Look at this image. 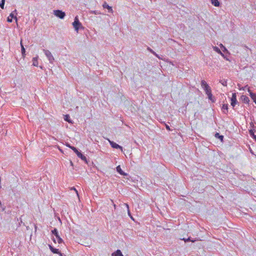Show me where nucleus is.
<instances>
[{"instance_id": "9b49d317", "label": "nucleus", "mask_w": 256, "mask_h": 256, "mask_svg": "<svg viewBox=\"0 0 256 256\" xmlns=\"http://www.w3.org/2000/svg\"><path fill=\"white\" fill-rule=\"evenodd\" d=\"M248 92L250 93V96L254 102L256 104V94L252 92L250 89L248 90Z\"/></svg>"}, {"instance_id": "79ce46f5", "label": "nucleus", "mask_w": 256, "mask_h": 256, "mask_svg": "<svg viewBox=\"0 0 256 256\" xmlns=\"http://www.w3.org/2000/svg\"><path fill=\"white\" fill-rule=\"evenodd\" d=\"M2 206V204L1 202L0 201V206Z\"/></svg>"}, {"instance_id": "7c9ffc66", "label": "nucleus", "mask_w": 256, "mask_h": 256, "mask_svg": "<svg viewBox=\"0 0 256 256\" xmlns=\"http://www.w3.org/2000/svg\"><path fill=\"white\" fill-rule=\"evenodd\" d=\"M117 253H118V254H120V256H124L123 254H122L121 251L120 250H117Z\"/></svg>"}, {"instance_id": "f704fd0d", "label": "nucleus", "mask_w": 256, "mask_h": 256, "mask_svg": "<svg viewBox=\"0 0 256 256\" xmlns=\"http://www.w3.org/2000/svg\"><path fill=\"white\" fill-rule=\"evenodd\" d=\"M166 130H170V126H169L168 125H166Z\"/></svg>"}, {"instance_id": "5701e85b", "label": "nucleus", "mask_w": 256, "mask_h": 256, "mask_svg": "<svg viewBox=\"0 0 256 256\" xmlns=\"http://www.w3.org/2000/svg\"><path fill=\"white\" fill-rule=\"evenodd\" d=\"M213 49L216 52H217L218 54H221L222 56H224V54H222V52L216 46H214L213 47Z\"/></svg>"}, {"instance_id": "0eeeda50", "label": "nucleus", "mask_w": 256, "mask_h": 256, "mask_svg": "<svg viewBox=\"0 0 256 256\" xmlns=\"http://www.w3.org/2000/svg\"><path fill=\"white\" fill-rule=\"evenodd\" d=\"M49 248H50V250L54 254H59L60 256H62V254L60 252V251L58 249L54 248L50 245H49Z\"/></svg>"}, {"instance_id": "c9c22d12", "label": "nucleus", "mask_w": 256, "mask_h": 256, "mask_svg": "<svg viewBox=\"0 0 256 256\" xmlns=\"http://www.w3.org/2000/svg\"><path fill=\"white\" fill-rule=\"evenodd\" d=\"M71 190H75V191H76V194H77V195H78V191L76 190V189L74 187L72 188H71Z\"/></svg>"}, {"instance_id": "a878e982", "label": "nucleus", "mask_w": 256, "mask_h": 256, "mask_svg": "<svg viewBox=\"0 0 256 256\" xmlns=\"http://www.w3.org/2000/svg\"><path fill=\"white\" fill-rule=\"evenodd\" d=\"M70 148L76 154L79 152V151L77 150V148L74 146L70 147Z\"/></svg>"}, {"instance_id": "1a4fd4ad", "label": "nucleus", "mask_w": 256, "mask_h": 256, "mask_svg": "<svg viewBox=\"0 0 256 256\" xmlns=\"http://www.w3.org/2000/svg\"><path fill=\"white\" fill-rule=\"evenodd\" d=\"M102 6L104 8H107L109 12L112 13L113 12L112 8L111 6H109L106 2H104Z\"/></svg>"}, {"instance_id": "bb28decb", "label": "nucleus", "mask_w": 256, "mask_h": 256, "mask_svg": "<svg viewBox=\"0 0 256 256\" xmlns=\"http://www.w3.org/2000/svg\"><path fill=\"white\" fill-rule=\"evenodd\" d=\"M90 13L94 14H100V12H99L98 11H97V10L91 11Z\"/></svg>"}, {"instance_id": "2eb2a0df", "label": "nucleus", "mask_w": 256, "mask_h": 256, "mask_svg": "<svg viewBox=\"0 0 256 256\" xmlns=\"http://www.w3.org/2000/svg\"><path fill=\"white\" fill-rule=\"evenodd\" d=\"M38 56L34 57L32 58L33 66H38Z\"/></svg>"}, {"instance_id": "c85d7f7f", "label": "nucleus", "mask_w": 256, "mask_h": 256, "mask_svg": "<svg viewBox=\"0 0 256 256\" xmlns=\"http://www.w3.org/2000/svg\"><path fill=\"white\" fill-rule=\"evenodd\" d=\"M18 220H20L19 222H18V226L19 227L21 225V224L22 223V219L20 218V219H18Z\"/></svg>"}, {"instance_id": "393cba45", "label": "nucleus", "mask_w": 256, "mask_h": 256, "mask_svg": "<svg viewBox=\"0 0 256 256\" xmlns=\"http://www.w3.org/2000/svg\"><path fill=\"white\" fill-rule=\"evenodd\" d=\"M5 3V0H2L0 2V7L1 8L4 9V5Z\"/></svg>"}, {"instance_id": "aec40b11", "label": "nucleus", "mask_w": 256, "mask_h": 256, "mask_svg": "<svg viewBox=\"0 0 256 256\" xmlns=\"http://www.w3.org/2000/svg\"><path fill=\"white\" fill-rule=\"evenodd\" d=\"M201 86L204 89L207 86H209L207 84V83L204 81V80H202L201 82Z\"/></svg>"}, {"instance_id": "a211bd4d", "label": "nucleus", "mask_w": 256, "mask_h": 256, "mask_svg": "<svg viewBox=\"0 0 256 256\" xmlns=\"http://www.w3.org/2000/svg\"><path fill=\"white\" fill-rule=\"evenodd\" d=\"M208 99L212 101V102H214L216 100L215 98L212 96V92L210 94H207Z\"/></svg>"}, {"instance_id": "6e6552de", "label": "nucleus", "mask_w": 256, "mask_h": 256, "mask_svg": "<svg viewBox=\"0 0 256 256\" xmlns=\"http://www.w3.org/2000/svg\"><path fill=\"white\" fill-rule=\"evenodd\" d=\"M116 171L121 175L122 176H128V174L124 172H123L122 170L120 168V166H116Z\"/></svg>"}, {"instance_id": "b1692460", "label": "nucleus", "mask_w": 256, "mask_h": 256, "mask_svg": "<svg viewBox=\"0 0 256 256\" xmlns=\"http://www.w3.org/2000/svg\"><path fill=\"white\" fill-rule=\"evenodd\" d=\"M220 82L224 86H227V81L225 80H220Z\"/></svg>"}, {"instance_id": "ddd939ff", "label": "nucleus", "mask_w": 256, "mask_h": 256, "mask_svg": "<svg viewBox=\"0 0 256 256\" xmlns=\"http://www.w3.org/2000/svg\"><path fill=\"white\" fill-rule=\"evenodd\" d=\"M211 3L212 5L215 6H220V2L218 0H210Z\"/></svg>"}, {"instance_id": "20e7f679", "label": "nucleus", "mask_w": 256, "mask_h": 256, "mask_svg": "<svg viewBox=\"0 0 256 256\" xmlns=\"http://www.w3.org/2000/svg\"><path fill=\"white\" fill-rule=\"evenodd\" d=\"M52 232L53 234H54L56 236V238H57L58 242V244H61L63 242V240H62V238L58 235V231L56 228H54L52 231Z\"/></svg>"}, {"instance_id": "ea45409f", "label": "nucleus", "mask_w": 256, "mask_h": 256, "mask_svg": "<svg viewBox=\"0 0 256 256\" xmlns=\"http://www.w3.org/2000/svg\"><path fill=\"white\" fill-rule=\"evenodd\" d=\"M254 138L255 140L256 141V135L254 136Z\"/></svg>"}, {"instance_id": "6ab92c4d", "label": "nucleus", "mask_w": 256, "mask_h": 256, "mask_svg": "<svg viewBox=\"0 0 256 256\" xmlns=\"http://www.w3.org/2000/svg\"><path fill=\"white\" fill-rule=\"evenodd\" d=\"M215 137L216 138H219L221 142L223 141L224 136H222V135H220L219 133L216 132L215 134Z\"/></svg>"}, {"instance_id": "cd10ccee", "label": "nucleus", "mask_w": 256, "mask_h": 256, "mask_svg": "<svg viewBox=\"0 0 256 256\" xmlns=\"http://www.w3.org/2000/svg\"><path fill=\"white\" fill-rule=\"evenodd\" d=\"M112 256H120V255L118 254V253H117V250H116L114 252H113L112 254Z\"/></svg>"}, {"instance_id": "c756f323", "label": "nucleus", "mask_w": 256, "mask_h": 256, "mask_svg": "<svg viewBox=\"0 0 256 256\" xmlns=\"http://www.w3.org/2000/svg\"><path fill=\"white\" fill-rule=\"evenodd\" d=\"M185 242H189V241H191V240L190 238H188L186 239V238H183L182 239ZM192 242H194L193 240H192Z\"/></svg>"}, {"instance_id": "412c9836", "label": "nucleus", "mask_w": 256, "mask_h": 256, "mask_svg": "<svg viewBox=\"0 0 256 256\" xmlns=\"http://www.w3.org/2000/svg\"><path fill=\"white\" fill-rule=\"evenodd\" d=\"M206 92V94H210L212 92L211 88L210 86H207L204 89Z\"/></svg>"}, {"instance_id": "4c0bfd02", "label": "nucleus", "mask_w": 256, "mask_h": 256, "mask_svg": "<svg viewBox=\"0 0 256 256\" xmlns=\"http://www.w3.org/2000/svg\"><path fill=\"white\" fill-rule=\"evenodd\" d=\"M220 46L222 48L224 47V46L222 45V44H220Z\"/></svg>"}, {"instance_id": "37998d69", "label": "nucleus", "mask_w": 256, "mask_h": 256, "mask_svg": "<svg viewBox=\"0 0 256 256\" xmlns=\"http://www.w3.org/2000/svg\"><path fill=\"white\" fill-rule=\"evenodd\" d=\"M53 241L56 242V240L54 239L53 240Z\"/></svg>"}, {"instance_id": "39448f33", "label": "nucleus", "mask_w": 256, "mask_h": 256, "mask_svg": "<svg viewBox=\"0 0 256 256\" xmlns=\"http://www.w3.org/2000/svg\"><path fill=\"white\" fill-rule=\"evenodd\" d=\"M236 103H237L236 94V93H233L232 94V97L231 98V105L233 107H234Z\"/></svg>"}, {"instance_id": "f8f14e48", "label": "nucleus", "mask_w": 256, "mask_h": 256, "mask_svg": "<svg viewBox=\"0 0 256 256\" xmlns=\"http://www.w3.org/2000/svg\"><path fill=\"white\" fill-rule=\"evenodd\" d=\"M76 155L78 158H80L82 160H84L87 163L86 157L84 156L80 152H79Z\"/></svg>"}, {"instance_id": "4be33fe9", "label": "nucleus", "mask_w": 256, "mask_h": 256, "mask_svg": "<svg viewBox=\"0 0 256 256\" xmlns=\"http://www.w3.org/2000/svg\"><path fill=\"white\" fill-rule=\"evenodd\" d=\"M20 46H21V48H22V55L23 56H25V52H26V50H25V48L22 44V42H20Z\"/></svg>"}, {"instance_id": "423d86ee", "label": "nucleus", "mask_w": 256, "mask_h": 256, "mask_svg": "<svg viewBox=\"0 0 256 256\" xmlns=\"http://www.w3.org/2000/svg\"><path fill=\"white\" fill-rule=\"evenodd\" d=\"M109 142H110V146H112V148H116V149L120 148L121 150H122V146H120V145H118V144H116V142H114L112 141H110V140H109Z\"/></svg>"}, {"instance_id": "e433bc0d", "label": "nucleus", "mask_w": 256, "mask_h": 256, "mask_svg": "<svg viewBox=\"0 0 256 256\" xmlns=\"http://www.w3.org/2000/svg\"><path fill=\"white\" fill-rule=\"evenodd\" d=\"M222 50L224 52H226L227 51V50L226 48H225V47H224L222 48Z\"/></svg>"}, {"instance_id": "58836bf2", "label": "nucleus", "mask_w": 256, "mask_h": 256, "mask_svg": "<svg viewBox=\"0 0 256 256\" xmlns=\"http://www.w3.org/2000/svg\"><path fill=\"white\" fill-rule=\"evenodd\" d=\"M66 146L69 147L70 148V147H72V146H71L70 144H66Z\"/></svg>"}, {"instance_id": "f257e3e1", "label": "nucleus", "mask_w": 256, "mask_h": 256, "mask_svg": "<svg viewBox=\"0 0 256 256\" xmlns=\"http://www.w3.org/2000/svg\"><path fill=\"white\" fill-rule=\"evenodd\" d=\"M72 26L74 28L76 31L78 32L80 28H83L82 24L80 22L78 17L76 16L75 17L74 22H72Z\"/></svg>"}, {"instance_id": "72a5a7b5", "label": "nucleus", "mask_w": 256, "mask_h": 256, "mask_svg": "<svg viewBox=\"0 0 256 256\" xmlns=\"http://www.w3.org/2000/svg\"><path fill=\"white\" fill-rule=\"evenodd\" d=\"M250 134L251 136H253V137L254 138V136H255V135H254V132H252V130H250Z\"/></svg>"}, {"instance_id": "7ed1b4c3", "label": "nucleus", "mask_w": 256, "mask_h": 256, "mask_svg": "<svg viewBox=\"0 0 256 256\" xmlns=\"http://www.w3.org/2000/svg\"><path fill=\"white\" fill-rule=\"evenodd\" d=\"M54 14L56 16H57L58 18H59L60 19L64 18V16H66L65 12L60 10H54Z\"/></svg>"}, {"instance_id": "f03ea898", "label": "nucleus", "mask_w": 256, "mask_h": 256, "mask_svg": "<svg viewBox=\"0 0 256 256\" xmlns=\"http://www.w3.org/2000/svg\"><path fill=\"white\" fill-rule=\"evenodd\" d=\"M42 50L44 52L46 56L48 58L49 62L50 64H53L54 62V58L53 56L52 55L51 52L50 50L45 49H43Z\"/></svg>"}, {"instance_id": "4468645a", "label": "nucleus", "mask_w": 256, "mask_h": 256, "mask_svg": "<svg viewBox=\"0 0 256 256\" xmlns=\"http://www.w3.org/2000/svg\"><path fill=\"white\" fill-rule=\"evenodd\" d=\"M16 10H15L14 11H13L10 15V16L12 19L13 18L16 20V21H17V18L16 16Z\"/></svg>"}, {"instance_id": "f3484780", "label": "nucleus", "mask_w": 256, "mask_h": 256, "mask_svg": "<svg viewBox=\"0 0 256 256\" xmlns=\"http://www.w3.org/2000/svg\"><path fill=\"white\" fill-rule=\"evenodd\" d=\"M222 110H223V112L224 114H226L228 112V106L227 104H224L222 106Z\"/></svg>"}, {"instance_id": "2f4dec72", "label": "nucleus", "mask_w": 256, "mask_h": 256, "mask_svg": "<svg viewBox=\"0 0 256 256\" xmlns=\"http://www.w3.org/2000/svg\"><path fill=\"white\" fill-rule=\"evenodd\" d=\"M10 16H9L8 18V19H7V20L8 22H12V18H10Z\"/></svg>"}, {"instance_id": "a19ab883", "label": "nucleus", "mask_w": 256, "mask_h": 256, "mask_svg": "<svg viewBox=\"0 0 256 256\" xmlns=\"http://www.w3.org/2000/svg\"><path fill=\"white\" fill-rule=\"evenodd\" d=\"M70 164H71L72 166V165H73V163H72V161H70Z\"/></svg>"}, {"instance_id": "dca6fc26", "label": "nucleus", "mask_w": 256, "mask_h": 256, "mask_svg": "<svg viewBox=\"0 0 256 256\" xmlns=\"http://www.w3.org/2000/svg\"><path fill=\"white\" fill-rule=\"evenodd\" d=\"M64 120L68 122V123H72V121L70 120V116L68 114H66L64 116Z\"/></svg>"}, {"instance_id": "9d476101", "label": "nucleus", "mask_w": 256, "mask_h": 256, "mask_svg": "<svg viewBox=\"0 0 256 256\" xmlns=\"http://www.w3.org/2000/svg\"><path fill=\"white\" fill-rule=\"evenodd\" d=\"M240 100L242 102H244V103H246V104H248V102H250L249 98L244 95H242L241 96Z\"/></svg>"}, {"instance_id": "473e14b6", "label": "nucleus", "mask_w": 256, "mask_h": 256, "mask_svg": "<svg viewBox=\"0 0 256 256\" xmlns=\"http://www.w3.org/2000/svg\"><path fill=\"white\" fill-rule=\"evenodd\" d=\"M148 50L152 52V53L153 54H155L156 56V54L152 50H151L150 48H148Z\"/></svg>"}, {"instance_id": "c03bdc74", "label": "nucleus", "mask_w": 256, "mask_h": 256, "mask_svg": "<svg viewBox=\"0 0 256 256\" xmlns=\"http://www.w3.org/2000/svg\"><path fill=\"white\" fill-rule=\"evenodd\" d=\"M126 206H127L128 208V204H126Z\"/></svg>"}]
</instances>
